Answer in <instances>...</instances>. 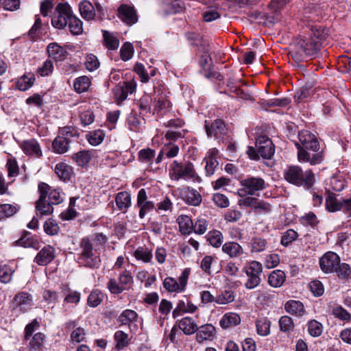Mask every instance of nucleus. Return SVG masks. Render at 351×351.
I'll list each match as a JSON object with an SVG mask.
<instances>
[{"instance_id": "9b49d317", "label": "nucleus", "mask_w": 351, "mask_h": 351, "mask_svg": "<svg viewBox=\"0 0 351 351\" xmlns=\"http://www.w3.org/2000/svg\"><path fill=\"white\" fill-rule=\"evenodd\" d=\"M190 273L191 269L185 268L178 280L172 277H167L163 281L164 288L169 292H182L186 288Z\"/></svg>"}, {"instance_id": "4be33fe9", "label": "nucleus", "mask_w": 351, "mask_h": 351, "mask_svg": "<svg viewBox=\"0 0 351 351\" xmlns=\"http://www.w3.org/2000/svg\"><path fill=\"white\" fill-rule=\"evenodd\" d=\"M248 246L252 254L261 253L266 250L268 242L263 237L254 236L250 239Z\"/></svg>"}, {"instance_id": "7c9ffc66", "label": "nucleus", "mask_w": 351, "mask_h": 351, "mask_svg": "<svg viewBox=\"0 0 351 351\" xmlns=\"http://www.w3.org/2000/svg\"><path fill=\"white\" fill-rule=\"evenodd\" d=\"M49 56L56 60H62L66 57V51L56 43H50L47 47Z\"/></svg>"}, {"instance_id": "2eb2a0df", "label": "nucleus", "mask_w": 351, "mask_h": 351, "mask_svg": "<svg viewBox=\"0 0 351 351\" xmlns=\"http://www.w3.org/2000/svg\"><path fill=\"white\" fill-rule=\"evenodd\" d=\"M205 128L207 136L215 138H220L226 132V128L224 122L221 119H216L210 125L208 121H205Z\"/></svg>"}, {"instance_id": "13d9d810", "label": "nucleus", "mask_w": 351, "mask_h": 351, "mask_svg": "<svg viewBox=\"0 0 351 351\" xmlns=\"http://www.w3.org/2000/svg\"><path fill=\"white\" fill-rule=\"evenodd\" d=\"M103 295L99 290H93L88 297V304L91 307H96L102 301Z\"/></svg>"}, {"instance_id": "c03bdc74", "label": "nucleus", "mask_w": 351, "mask_h": 351, "mask_svg": "<svg viewBox=\"0 0 351 351\" xmlns=\"http://www.w3.org/2000/svg\"><path fill=\"white\" fill-rule=\"evenodd\" d=\"M72 158L75 161L77 165L80 167L86 166L91 158V153L89 151L82 150L75 154Z\"/></svg>"}, {"instance_id": "cd10ccee", "label": "nucleus", "mask_w": 351, "mask_h": 351, "mask_svg": "<svg viewBox=\"0 0 351 351\" xmlns=\"http://www.w3.org/2000/svg\"><path fill=\"white\" fill-rule=\"evenodd\" d=\"M287 313L297 317H302L305 314V310L303 304L300 301L289 300L285 306Z\"/></svg>"}, {"instance_id": "423d86ee", "label": "nucleus", "mask_w": 351, "mask_h": 351, "mask_svg": "<svg viewBox=\"0 0 351 351\" xmlns=\"http://www.w3.org/2000/svg\"><path fill=\"white\" fill-rule=\"evenodd\" d=\"M80 254L78 257L79 263L91 269L98 268L100 258L93 251V246L90 239L83 238L80 243Z\"/></svg>"}, {"instance_id": "20e7f679", "label": "nucleus", "mask_w": 351, "mask_h": 351, "mask_svg": "<svg viewBox=\"0 0 351 351\" xmlns=\"http://www.w3.org/2000/svg\"><path fill=\"white\" fill-rule=\"evenodd\" d=\"M169 176L171 180L176 181L184 180L197 183L202 182L201 178L195 171L193 164L189 161L179 162L173 160L169 167Z\"/></svg>"}, {"instance_id": "09e8293b", "label": "nucleus", "mask_w": 351, "mask_h": 351, "mask_svg": "<svg viewBox=\"0 0 351 351\" xmlns=\"http://www.w3.org/2000/svg\"><path fill=\"white\" fill-rule=\"evenodd\" d=\"M45 335L41 332L36 333L29 342V351H41Z\"/></svg>"}, {"instance_id": "7ed1b4c3", "label": "nucleus", "mask_w": 351, "mask_h": 351, "mask_svg": "<svg viewBox=\"0 0 351 351\" xmlns=\"http://www.w3.org/2000/svg\"><path fill=\"white\" fill-rule=\"evenodd\" d=\"M321 46L318 40L307 37L295 42L290 53L295 62H301L305 58L315 57Z\"/></svg>"}, {"instance_id": "39448f33", "label": "nucleus", "mask_w": 351, "mask_h": 351, "mask_svg": "<svg viewBox=\"0 0 351 351\" xmlns=\"http://www.w3.org/2000/svg\"><path fill=\"white\" fill-rule=\"evenodd\" d=\"M275 149L271 139L265 136H259L256 141V149L248 147L247 154L252 160H258L260 156L269 159L274 154Z\"/></svg>"}, {"instance_id": "a19ab883", "label": "nucleus", "mask_w": 351, "mask_h": 351, "mask_svg": "<svg viewBox=\"0 0 351 351\" xmlns=\"http://www.w3.org/2000/svg\"><path fill=\"white\" fill-rule=\"evenodd\" d=\"M271 322L267 317H261L256 320V331L259 335L267 336L270 333Z\"/></svg>"}, {"instance_id": "dca6fc26", "label": "nucleus", "mask_w": 351, "mask_h": 351, "mask_svg": "<svg viewBox=\"0 0 351 351\" xmlns=\"http://www.w3.org/2000/svg\"><path fill=\"white\" fill-rule=\"evenodd\" d=\"M119 18L128 25H133L138 21L136 13L133 7L121 5L118 8Z\"/></svg>"}, {"instance_id": "bb28decb", "label": "nucleus", "mask_w": 351, "mask_h": 351, "mask_svg": "<svg viewBox=\"0 0 351 351\" xmlns=\"http://www.w3.org/2000/svg\"><path fill=\"white\" fill-rule=\"evenodd\" d=\"M35 82V75L32 73H25L17 79L16 88L21 91H25L31 88Z\"/></svg>"}, {"instance_id": "6e6d98bb", "label": "nucleus", "mask_w": 351, "mask_h": 351, "mask_svg": "<svg viewBox=\"0 0 351 351\" xmlns=\"http://www.w3.org/2000/svg\"><path fill=\"white\" fill-rule=\"evenodd\" d=\"M106 287L109 291L112 294H120L127 289L126 287H123L119 280L117 281L114 278H110L107 282Z\"/></svg>"}, {"instance_id": "e433bc0d", "label": "nucleus", "mask_w": 351, "mask_h": 351, "mask_svg": "<svg viewBox=\"0 0 351 351\" xmlns=\"http://www.w3.org/2000/svg\"><path fill=\"white\" fill-rule=\"evenodd\" d=\"M327 36L328 31L324 27L319 25L313 26L308 36L310 38L318 40L321 45L322 42L326 40Z\"/></svg>"}, {"instance_id": "f3484780", "label": "nucleus", "mask_w": 351, "mask_h": 351, "mask_svg": "<svg viewBox=\"0 0 351 351\" xmlns=\"http://www.w3.org/2000/svg\"><path fill=\"white\" fill-rule=\"evenodd\" d=\"M21 147L26 155L39 158L43 155L41 147L35 139L24 141Z\"/></svg>"}, {"instance_id": "4468645a", "label": "nucleus", "mask_w": 351, "mask_h": 351, "mask_svg": "<svg viewBox=\"0 0 351 351\" xmlns=\"http://www.w3.org/2000/svg\"><path fill=\"white\" fill-rule=\"evenodd\" d=\"M180 197L189 205L197 206L202 202V195L195 189L189 186L178 189Z\"/></svg>"}, {"instance_id": "603ef678", "label": "nucleus", "mask_w": 351, "mask_h": 351, "mask_svg": "<svg viewBox=\"0 0 351 351\" xmlns=\"http://www.w3.org/2000/svg\"><path fill=\"white\" fill-rule=\"evenodd\" d=\"M14 272V270L10 266H8L6 265L1 266L0 282L4 284L9 283L12 280Z\"/></svg>"}, {"instance_id": "680f3d73", "label": "nucleus", "mask_w": 351, "mask_h": 351, "mask_svg": "<svg viewBox=\"0 0 351 351\" xmlns=\"http://www.w3.org/2000/svg\"><path fill=\"white\" fill-rule=\"evenodd\" d=\"M309 289L314 296L319 297L324 294V287L322 282L317 280H312L309 285Z\"/></svg>"}, {"instance_id": "a18cd8bd", "label": "nucleus", "mask_w": 351, "mask_h": 351, "mask_svg": "<svg viewBox=\"0 0 351 351\" xmlns=\"http://www.w3.org/2000/svg\"><path fill=\"white\" fill-rule=\"evenodd\" d=\"M206 239L212 246L219 247L222 245L223 237L220 231L214 230L208 233Z\"/></svg>"}, {"instance_id": "3c124183", "label": "nucleus", "mask_w": 351, "mask_h": 351, "mask_svg": "<svg viewBox=\"0 0 351 351\" xmlns=\"http://www.w3.org/2000/svg\"><path fill=\"white\" fill-rule=\"evenodd\" d=\"M332 314L341 321L349 322L351 320V314L339 305L332 308Z\"/></svg>"}, {"instance_id": "0e129e2a", "label": "nucleus", "mask_w": 351, "mask_h": 351, "mask_svg": "<svg viewBox=\"0 0 351 351\" xmlns=\"http://www.w3.org/2000/svg\"><path fill=\"white\" fill-rule=\"evenodd\" d=\"M162 149L165 157L167 158H172L178 155L180 148L177 145L168 143L165 145Z\"/></svg>"}, {"instance_id": "338daca9", "label": "nucleus", "mask_w": 351, "mask_h": 351, "mask_svg": "<svg viewBox=\"0 0 351 351\" xmlns=\"http://www.w3.org/2000/svg\"><path fill=\"white\" fill-rule=\"evenodd\" d=\"M43 300L49 304H52L51 308L58 302V293L51 290H45L43 294Z\"/></svg>"}, {"instance_id": "ddd939ff", "label": "nucleus", "mask_w": 351, "mask_h": 351, "mask_svg": "<svg viewBox=\"0 0 351 351\" xmlns=\"http://www.w3.org/2000/svg\"><path fill=\"white\" fill-rule=\"evenodd\" d=\"M14 310L21 313H26L33 306V298L27 292H20L16 294L12 302Z\"/></svg>"}, {"instance_id": "6e6552de", "label": "nucleus", "mask_w": 351, "mask_h": 351, "mask_svg": "<svg viewBox=\"0 0 351 351\" xmlns=\"http://www.w3.org/2000/svg\"><path fill=\"white\" fill-rule=\"evenodd\" d=\"M242 189H239L238 194L241 197L254 195L258 192L266 189L267 184L261 177L247 176L241 181Z\"/></svg>"}, {"instance_id": "bf43d9fd", "label": "nucleus", "mask_w": 351, "mask_h": 351, "mask_svg": "<svg viewBox=\"0 0 351 351\" xmlns=\"http://www.w3.org/2000/svg\"><path fill=\"white\" fill-rule=\"evenodd\" d=\"M279 326L281 331L288 332L293 329L294 324L290 317L285 315L280 318Z\"/></svg>"}, {"instance_id": "f8f14e48", "label": "nucleus", "mask_w": 351, "mask_h": 351, "mask_svg": "<svg viewBox=\"0 0 351 351\" xmlns=\"http://www.w3.org/2000/svg\"><path fill=\"white\" fill-rule=\"evenodd\" d=\"M339 261H341V258L337 253L332 251L326 252L319 260L320 269L325 274H333L336 271Z\"/></svg>"}, {"instance_id": "774afa93", "label": "nucleus", "mask_w": 351, "mask_h": 351, "mask_svg": "<svg viewBox=\"0 0 351 351\" xmlns=\"http://www.w3.org/2000/svg\"><path fill=\"white\" fill-rule=\"evenodd\" d=\"M208 226V221L207 220L199 219L195 221V224H193V231L196 234H203L207 231Z\"/></svg>"}, {"instance_id": "6ab92c4d", "label": "nucleus", "mask_w": 351, "mask_h": 351, "mask_svg": "<svg viewBox=\"0 0 351 351\" xmlns=\"http://www.w3.org/2000/svg\"><path fill=\"white\" fill-rule=\"evenodd\" d=\"M196 333V340L199 343L210 341L215 337V328L212 324L202 325L198 328Z\"/></svg>"}, {"instance_id": "9d476101", "label": "nucleus", "mask_w": 351, "mask_h": 351, "mask_svg": "<svg viewBox=\"0 0 351 351\" xmlns=\"http://www.w3.org/2000/svg\"><path fill=\"white\" fill-rule=\"evenodd\" d=\"M263 267L261 263L253 261L244 267V271L247 276L245 286L247 289H252L261 283V274Z\"/></svg>"}, {"instance_id": "72a5a7b5", "label": "nucleus", "mask_w": 351, "mask_h": 351, "mask_svg": "<svg viewBox=\"0 0 351 351\" xmlns=\"http://www.w3.org/2000/svg\"><path fill=\"white\" fill-rule=\"evenodd\" d=\"M177 221L182 234H189L193 231V223L189 216L180 215Z\"/></svg>"}, {"instance_id": "c85d7f7f", "label": "nucleus", "mask_w": 351, "mask_h": 351, "mask_svg": "<svg viewBox=\"0 0 351 351\" xmlns=\"http://www.w3.org/2000/svg\"><path fill=\"white\" fill-rule=\"evenodd\" d=\"M138 314L136 311L130 309L124 310L117 318V322L121 325L130 326L138 319Z\"/></svg>"}, {"instance_id": "aec40b11", "label": "nucleus", "mask_w": 351, "mask_h": 351, "mask_svg": "<svg viewBox=\"0 0 351 351\" xmlns=\"http://www.w3.org/2000/svg\"><path fill=\"white\" fill-rule=\"evenodd\" d=\"M222 251L232 258H239L244 254L243 247L239 243L234 241L225 243L222 245Z\"/></svg>"}, {"instance_id": "393cba45", "label": "nucleus", "mask_w": 351, "mask_h": 351, "mask_svg": "<svg viewBox=\"0 0 351 351\" xmlns=\"http://www.w3.org/2000/svg\"><path fill=\"white\" fill-rule=\"evenodd\" d=\"M241 322V318L237 313H227L219 321L220 326L223 329H227L230 327L236 326Z\"/></svg>"}, {"instance_id": "e2e57ef3", "label": "nucleus", "mask_w": 351, "mask_h": 351, "mask_svg": "<svg viewBox=\"0 0 351 351\" xmlns=\"http://www.w3.org/2000/svg\"><path fill=\"white\" fill-rule=\"evenodd\" d=\"M204 160L206 161V174L210 176L214 174L215 170L217 169L219 162L217 160V158H205Z\"/></svg>"}, {"instance_id": "37998d69", "label": "nucleus", "mask_w": 351, "mask_h": 351, "mask_svg": "<svg viewBox=\"0 0 351 351\" xmlns=\"http://www.w3.org/2000/svg\"><path fill=\"white\" fill-rule=\"evenodd\" d=\"M335 273L339 279L346 280L351 277V267L346 263H341L339 261Z\"/></svg>"}, {"instance_id": "2f4dec72", "label": "nucleus", "mask_w": 351, "mask_h": 351, "mask_svg": "<svg viewBox=\"0 0 351 351\" xmlns=\"http://www.w3.org/2000/svg\"><path fill=\"white\" fill-rule=\"evenodd\" d=\"M341 198L338 199L335 194L329 193L326 198V208L330 213L341 210Z\"/></svg>"}, {"instance_id": "b1692460", "label": "nucleus", "mask_w": 351, "mask_h": 351, "mask_svg": "<svg viewBox=\"0 0 351 351\" xmlns=\"http://www.w3.org/2000/svg\"><path fill=\"white\" fill-rule=\"evenodd\" d=\"M69 143L66 137L58 134L52 142V149L56 154H64L69 150Z\"/></svg>"}, {"instance_id": "412c9836", "label": "nucleus", "mask_w": 351, "mask_h": 351, "mask_svg": "<svg viewBox=\"0 0 351 351\" xmlns=\"http://www.w3.org/2000/svg\"><path fill=\"white\" fill-rule=\"evenodd\" d=\"M197 306L191 301L185 298L178 301L176 307L172 312V316L176 318L184 313H193L196 311Z\"/></svg>"}, {"instance_id": "8fccbe9b", "label": "nucleus", "mask_w": 351, "mask_h": 351, "mask_svg": "<svg viewBox=\"0 0 351 351\" xmlns=\"http://www.w3.org/2000/svg\"><path fill=\"white\" fill-rule=\"evenodd\" d=\"M43 228L45 232L50 236L58 234L60 230V227L58 222L51 218H49L45 222Z\"/></svg>"}, {"instance_id": "f704fd0d", "label": "nucleus", "mask_w": 351, "mask_h": 351, "mask_svg": "<svg viewBox=\"0 0 351 351\" xmlns=\"http://www.w3.org/2000/svg\"><path fill=\"white\" fill-rule=\"evenodd\" d=\"M81 16L86 20L93 19L95 15L93 5L88 1H83L79 5Z\"/></svg>"}, {"instance_id": "473e14b6", "label": "nucleus", "mask_w": 351, "mask_h": 351, "mask_svg": "<svg viewBox=\"0 0 351 351\" xmlns=\"http://www.w3.org/2000/svg\"><path fill=\"white\" fill-rule=\"evenodd\" d=\"M285 274L281 270L273 271L268 277V283L273 287H281L285 281Z\"/></svg>"}, {"instance_id": "1a4fd4ad", "label": "nucleus", "mask_w": 351, "mask_h": 351, "mask_svg": "<svg viewBox=\"0 0 351 351\" xmlns=\"http://www.w3.org/2000/svg\"><path fill=\"white\" fill-rule=\"evenodd\" d=\"M50 190V186L45 182L38 184V191L40 196L36 202V209L37 215L43 217L49 215L53 211V205L46 200L48 193Z\"/></svg>"}, {"instance_id": "69168bd1", "label": "nucleus", "mask_w": 351, "mask_h": 351, "mask_svg": "<svg viewBox=\"0 0 351 351\" xmlns=\"http://www.w3.org/2000/svg\"><path fill=\"white\" fill-rule=\"evenodd\" d=\"M227 86L229 87L230 92L231 93H234L237 97L246 100L251 99V95L248 93L245 92L241 88L234 86L232 82H228Z\"/></svg>"}, {"instance_id": "052dcab7", "label": "nucleus", "mask_w": 351, "mask_h": 351, "mask_svg": "<svg viewBox=\"0 0 351 351\" xmlns=\"http://www.w3.org/2000/svg\"><path fill=\"white\" fill-rule=\"evenodd\" d=\"M234 300V295L232 291H225L216 297L215 302L219 304H226Z\"/></svg>"}, {"instance_id": "a878e982", "label": "nucleus", "mask_w": 351, "mask_h": 351, "mask_svg": "<svg viewBox=\"0 0 351 351\" xmlns=\"http://www.w3.org/2000/svg\"><path fill=\"white\" fill-rule=\"evenodd\" d=\"M115 202L119 210L125 213L132 204L131 195L127 191L119 192L116 195Z\"/></svg>"}, {"instance_id": "de8ad7c7", "label": "nucleus", "mask_w": 351, "mask_h": 351, "mask_svg": "<svg viewBox=\"0 0 351 351\" xmlns=\"http://www.w3.org/2000/svg\"><path fill=\"white\" fill-rule=\"evenodd\" d=\"M299 234L293 229H289L287 231L282 233L280 243L282 246H288L289 244L295 241Z\"/></svg>"}, {"instance_id": "864d4df0", "label": "nucleus", "mask_w": 351, "mask_h": 351, "mask_svg": "<svg viewBox=\"0 0 351 351\" xmlns=\"http://www.w3.org/2000/svg\"><path fill=\"white\" fill-rule=\"evenodd\" d=\"M116 348L121 349L128 345V335L122 330H117L114 335Z\"/></svg>"}, {"instance_id": "c9c22d12", "label": "nucleus", "mask_w": 351, "mask_h": 351, "mask_svg": "<svg viewBox=\"0 0 351 351\" xmlns=\"http://www.w3.org/2000/svg\"><path fill=\"white\" fill-rule=\"evenodd\" d=\"M54 171L60 179L66 180L71 178L73 168L64 162H60L55 166Z\"/></svg>"}, {"instance_id": "4d7b16f0", "label": "nucleus", "mask_w": 351, "mask_h": 351, "mask_svg": "<svg viewBox=\"0 0 351 351\" xmlns=\"http://www.w3.org/2000/svg\"><path fill=\"white\" fill-rule=\"evenodd\" d=\"M104 133L101 130L91 132L87 134L88 143L94 146L99 145L104 140Z\"/></svg>"}, {"instance_id": "4c0bfd02", "label": "nucleus", "mask_w": 351, "mask_h": 351, "mask_svg": "<svg viewBox=\"0 0 351 351\" xmlns=\"http://www.w3.org/2000/svg\"><path fill=\"white\" fill-rule=\"evenodd\" d=\"M134 256L136 259L141 261L143 263H151L153 254L151 250L147 247H139L134 252Z\"/></svg>"}, {"instance_id": "f03ea898", "label": "nucleus", "mask_w": 351, "mask_h": 351, "mask_svg": "<svg viewBox=\"0 0 351 351\" xmlns=\"http://www.w3.org/2000/svg\"><path fill=\"white\" fill-rule=\"evenodd\" d=\"M285 180L297 186H303L306 189L313 188L315 182V174L311 169L303 171L298 165H290L283 172Z\"/></svg>"}, {"instance_id": "f257e3e1", "label": "nucleus", "mask_w": 351, "mask_h": 351, "mask_svg": "<svg viewBox=\"0 0 351 351\" xmlns=\"http://www.w3.org/2000/svg\"><path fill=\"white\" fill-rule=\"evenodd\" d=\"M298 139L299 142L295 145L300 162L315 165L324 160L323 152H319V143L313 134L308 130H302L298 133Z\"/></svg>"}, {"instance_id": "0eeeda50", "label": "nucleus", "mask_w": 351, "mask_h": 351, "mask_svg": "<svg viewBox=\"0 0 351 351\" xmlns=\"http://www.w3.org/2000/svg\"><path fill=\"white\" fill-rule=\"evenodd\" d=\"M73 13L71 7L68 3H58L51 16L52 26L58 29H65Z\"/></svg>"}, {"instance_id": "5701e85b", "label": "nucleus", "mask_w": 351, "mask_h": 351, "mask_svg": "<svg viewBox=\"0 0 351 351\" xmlns=\"http://www.w3.org/2000/svg\"><path fill=\"white\" fill-rule=\"evenodd\" d=\"M178 328L186 335L195 333L198 329L195 321L190 317H184L179 321Z\"/></svg>"}, {"instance_id": "49530a36", "label": "nucleus", "mask_w": 351, "mask_h": 351, "mask_svg": "<svg viewBox=\"0 0 351 351\" xmlns=\"http://www.w3.org/2000/svg\"><path fill=\"white\" fill-rule=\"evenodd\" d=\"M90 85V80L85 75L75 79L73 86L76 92L81 93L88 90Z\"/></svg>"}, {"instance_id": "79ce46f5", "label": "nucleus", "mask_w": 351, "mask_h": 351, "mask_svg": "<svg viewBox=\"0 0 351 351\" xmlns=\"http://www.w3.org/2000/svg\"><path fill=\"white\" fill-rule=\"evenodd\" d=\"M323 329L322 324L315 319H311L307 323L308 332L311 337H319L323 332Z\"/></svg>"}, {"instance_id": "c756f323", "label": "nucleus", "mask_w": 351, "mask_h": 351, "mask_svg": "<svg viewBox=\"0 0 351 351\" xmlns=\"http://www.w3.org/2000/svg\"><path fill=\"white\" fill-rule=\"evenodd\" d=\"M104 45L110 50H115L119 46L117 35L107 30H102Z\"/></svg>"}, {"instance_id": "58836bf2", "label": "nucleus", "mask_w": 351, "mask_h": 351, "mask_svg": "<svg viewBox=\"0 0 351 351\" xmlns=\"http://www.w3.org/2000/svg\"><path fill=\"white\" fill-rule=\"evenodd\" d=\"M67 26L73 35H80L83 32L82 21L76 17L73 13L68 21Z\"/></svg>"}, {"instance_id": "5fc2aeb1", "label": "nucleus", "mask_w": 351, "mask_h": 351, "mask_svg": "<svg viewBox=\"0 0 351 351\" xmlns=\"http://www.w3.org/2000/svg\"><path fill=\"white\" fill-rule=\"evenodd\" d=\"M62 195L63 193L60 191L59 189H51V188L50 187V190L47 195L49 199L48 201L52 205L59 204L63 201Z\"/></svg>"}, {"instance_id": "a211bd4d", "label": "nucleus", "mask_w": 351, "mask_h": 351, "mask_svg": "<svg viewBox=\"0 0 351 351\" xmlns=\"http://www.w3.org/2000/svg\"><path fill=\"white\" fill-rule=\"evenodd\" d=\"M55 258V249L50 246H45L36 255L34 261L39 265H46Z\"/></svg>"}, {"instance_id": "ea45409f", "label": "nucleus", "mask_w": 351, "mask_h": 351, "mask_svg": "<svg viewBox=\"0 0 351 351\" xmlns=\"http://www.w3.org/2000/svg\"><path fill=\"white\" fill-rule=\"evenodd\" d=\"M19 209L16 204H3L0 205V221L10 217Z\"/></svg>"}]
</instances>
